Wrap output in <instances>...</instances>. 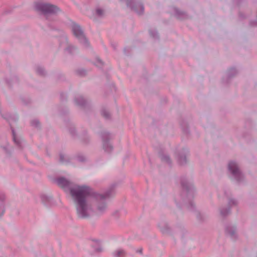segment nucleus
<instances>
[{
    "mask_svg": "<svg viewBox=\"0 0 257 257\" xmlns=\"http://www.w3.org/2000/svg\"><path fill=\"white\" fill-rule=\"evenodd\" d=\"M58 184L66 191L68 189L70 190V194L76 202L78 216L81 218L87 217L88 206L86 201L88 196L91 193L90 188L86 186H74L71 188L70 183L64 178L58 179Z\"/></svg>",
    "mask_w": 257,
    "mask_h": 257,
    "instance_id": "1",
    "label": "nucleus"
},
{
    "mask_svg": "<svg viewBox=\"0 0 257 257\" xmlns=\"http://www.w3.org/2000/svg\"><path fill=\"white\" fill-rule=\"evenodd\" d=\"M37 9L41 11L44 14H54L57 13L59 9L56 7L48 4H42L38 5Z\"/></svg>",
    "mask_w": 257,
    "mask_h": 257,
    "instance_id": "2",
    "label": "nucleus"
},
{
    "mask_svg": "<svg viewBox=\"0 0 257 257\" xmlns=\"http://www.w3.org/2000/svg\"><path fill=\"white\" fill-rule=\"evenodd\" d=\"M72 31L76 37L79 39H82L85 41H86V39L83 35V32L79 26L76 24L73 25L72 27Z\"/></svg>",
    "mask_w": 257,
    "mask_h": 257,
    "instance_id": "3",
    "label": "nucleus"
},
{
    "mask_svg": "<svg viewBox=\"0 0 257 257\" xmlns=\"http://www.w3.org/2000/svg\"><path fill=\"white\" fill-rule=\"evenodd\" d=\"M228 167H229V171H231L234 176H237L239 174V169L235 163L230 162L229 165H228Z\"/></svg>",
    "mask_w": 257,
    "mask_h": 257,
    "instance_id": "4",
    "label": "nucleus"
},
{
    "mask_svg": "<svg viewBox=\"0 0 257 257\" xmlns=\"http://www.w3.org/2000/svg\"><path fill=\"white\" fill-rule=\"evenodd\" d=\"M116 257H124V252L122 250L116 251Z\"/></svg>",
    "mask_w": 257,
    "mask_h": 257,
    "instance_id": "5",
    "label": "nucleus"
},
{
    "mask_svg": "<svg viewBox=\"0 0 257 257\" xmlns=\"http://www.w3.org/2000/svg\"><path fill=\"white\" fill-rule=\"evenodd\" d=\"M105 205H103L102 207H101V206H99L98 209L99 210V211H102L103 210V209L105 208Z\"/></svg>",
    "mask_w": 257,
    "mask_h": 257,
    "instance_id": "6",
    "label": "nucleus"
},
{
    "mask_svg": "<svg viewBox=\"0 0 257 257\" xmlns=\"http://www.w3.org/2000/svg\"><path fill=\"white\" fill-rule=\"evenodd\" d=\"M97 14H98V15H101L102 14V11H101V10H97Z\"/></svg>",
    "mask_w": 257,
    "mask_h": 257,
    "instance_id": "7",
    "label": "nucleus"
},
{
    "mask_svg": "<svg viewBox=\"0 0 257 257\" xmlns=\"http://www.w3.org/2000/svg\"><path fill=\"white\" fill-rule=\"evenodd\" d=\"M0 211L2 212L1 215H3L4 213V208L2 207H0Z\"/></svg>",
    "mask_w": 257,
    "mask_h": 257,
    "instance_id": "8",
    "label": "nucleus"
},
{
    "mask_svg": "<svg viewBox=\"0 0 257 257\" xmlns=\"http://www.w3.org/2000/svg\"><path fill=\"white\" fill-rule=\"evenodd\" d=\"M99 197H100V198H103V197L101 195H99Z\"/></svg>",
    "mask_w": 257,
    "mask_h": 257,
    "instance_id": "9",
    "label": "nucleus"
}]
</instances>
